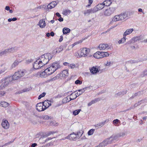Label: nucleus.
Returning a JSON list of instances; mask_svg holds the SVG:
<instances>
[{"label":"nucleus","mask_w":147,"mask_h":147,"mask_svg":"<svg viewBox=\"0 0 147 147\" xmlns=\"http://www.w3.org/2000/svg\"><path fill=\"white\" fill-rule=\"evenodd\" d=\"M98 48L100 50H104L105 49L111 50V49L109 47H98Z\"/></svg>","instance_id":"obj_32"},{"label":"nucleus","mask_w":147,"mask_h":147,"mask_svg":"<svg viewBox=\"0 0 147 147\" xmlns=\"http://www.w3.org/2000/svg\"><path fill=\"white\" fill-rule=\"evenodd\" d=\"M60 66L58 63H53L52 65L46 69L50 75L53 73L57 69L60 67Z\"/></svg>","instance_id":"obj_3"},{"label":"nucleus","mask_w":147,"mask_h":147,"mask_svg":"<svg viewBox=\"0 0 147 147\" xmlns=\"http://www.w3.org/2000/svg\"><path fill=\"white\" fill-rule=\"evenodd\" d=\"M134 30L133 28L127 29L124 32L123 34V35H124V36H126L127 35H129L132 33V32Z\"/></svg>","instance_id":"obj_22"},{"label":"nucleus","mask_w":147,"mask_h":147,"mask_svg":"<svg viewBox=\"0 0 147 147\" xmlns=\"http://www.w3.org/2000/svg\"><path fill=\"white\" fill-rule=\"evenodd\" d=\"M113 124L116 126H118L119 125L118 123H120V121L118 119L114 120L113 121Z\"/></svg>","instance_id":"obj_37"},{"label":"nucleus","mask_w":147,"mask_h":147,"mask_svg":"<svg viewBox=\"0 0 147 147\" xmlns=\"http://www.w3.org/2000/svg\"><path fill=\"white\" fill-rule=\"evenodd\" d=\"M95 12L94 9L93 8L84 11V14L85 16L89 15L90 13H93Z\"/></svg>","instance_id":"obj_18"},{"label":"nucleus","mask_w":147,"mask_h":147,"mask_svg":"<svg viewBox=\"0 0 147 147\" xmlns=\"http://www.w3.org/2000/svg\"><path fill=\"white\" fill-rule=\"evenodd\" d=\"M59 1H53L50 3V5H52L54 8L59 3Z\"/></svg>","instance_id":"obj_39"},{"label":"nucleus","mask_w":147,"mask_h":147,"mask_svg":"<svg viewBox=\"0 0 147 147\" xmlns=\"http://www.w3.org/2000/svg\"><path fill=\"white\" fill-rule=\"evenodd\" d=\"M69 98V96H68L66 97L63 98L62 101L63 103H66L67 102H69V101L68 98Z\"/></svg>","instance_id":"obj_36"},{"label":"nucleus","mask_w":147,"mask_h":147,"mask_svg":"<svg viewBox=\"0 0 147 147\" xmlns=\"http://www.w3.org/2000/svg\"><path fill=\"white\" fill-rule=\"evenodd\" d=\"M36 109L39 111H44V107L42 103H39L36 105Z\"/></svg>","instance_id":"obj_17"},{"label":"nucleus","mask_w":147,"mask_h":147,"mask_svg":"<svg viewBox=\"0 0 147 147\" xmlns=\"http://www.w3.org/2000/svg\"><path fill=\"white\" fill-rule=\"evenodd\" d=\"M141 36H138L132 38L130 40L128 41L127 43L129 44L134 43L138 41L142 40V38Z\"/></svg>","instance_id":"obj_10"},{"label":"nucleus","mask_w":147,"mask_h":147,"mask_svg":"<svg viewBox=\"0 0 147 147\" xmlns=\"http://www.w3.org/2000/svg\"><path fill=\"white\" fill-rule=\"evenodd\" d=\"M62 76L63 77L68 76V71L67 70H65L63 71L62 73Z\"/></svg>","instance_id":"obj_30"},{"label":"nucleus","mask_w":147,"mask_h":147,"mask_svg":"<svg viewBox=\"0 0 147 147\" xmlns=\"http://www.w3.org/2000/svg\"><path fill=\"white\" fill-rule=\"evenodd\" d=\"M82 83V82L79 80H77L75 82V83L76 84H81Z\"/></svg>","instance_id":"obj_55"},{"label":"nucleus","mask_w":147,"mask_h":147,"mask_svg":"<svg viewBox=\"0 0 147 147\" xmlns=\"http://www.w3.org/2000/svg\"><path fill=\"white\" fill-rule=\"evenodd\" d=\"M100 100V98H97L94 99L93 100H92V102L93 104L99 101Z\"/></svg>","instance_id":"obj_45"},{"label":"nucleus","mask_w":147,"mask_h":147,"mask_svg":"<svg viewBox=\"0 0 147 147\" xmlns=\"http://www.w3.org/2000/svg\"><path fill=\"white\" fill-rule=\"evenodd\" d=\"M19 62L17 60L15 61L11 66V69H13L15 68L16 66L18 65Z\"/></svg>","instance_id":"obj_34"},{"label":"nucleus","mask_w":147,"mask_h":147,"mask_svg":"<svg viewBox=\"0 0 147 147\" xmlns=\"http://www.w3.org/2000/svg\"><path fill=\"white\" fill-rule=\"evenodd\" d=\"M108 122L107 120H106L105 121L102 122L98 124H96L95 126L96 127L99 128L102 127L105 124L106 122Z\"/></svg>","instance_id":"obj_25"},{"label":"nucleus","mask_w":147,"mask_h":147,"mask_svg":"<svg viewBox=\"0 0 147 147\" xmlns=\"http://www.w3.org/2000/svg\"><path fill=\"white\" fill-rule=\"evenodd\" d=\"M81 136V135H80L79 136L78 133L76 134H75L74 133H73L69 135V137L70 139L76 140L77 139L80 137Z\"/></svg>","instance_id":"obj_14"},{"label":"nucleus","mask_w":147,"mask_h":147,"mask_svg":"<svg viewBox=\"0 0 147 147\" xmlns=\"http://www.w3.org/2000/svg\"><path fill=\"white\" fill-rule=\"evenodd\" d=\"M70 12L71 11L69 10H66L63 11V14L64 15L66 16L67 14L68 13H70Z\"/></svg>","instance_id":"obj_44"},{"label":"nucleus","mask_w":147,"mask_h":147,"mask_svg":"<svg viewBox=\"0 0 147 147\" xmlns=\"http://www.w3.org/2000/svg\"><path fill=\"white\" fill-rule=\"evenodd\" d=\"M111 65V62H109L108 61H107L106 63L105 64V66H110Z\"/></svg>","instance_id":"obj_53"},{"label":"nucleus","mask_w":147,"mask_h":147,"mask_svg":"<svg viewBox=\"0 0 147 147\" xmlns=\"http://www.w3.org/2000/svg\"><path fill=\"white\" fill-rule=\"evenodd\" d=\"M47 69H45L44 71L41 72H39L37 74V76L39 75L40 77L42 78H46L48 76L50 75L49 74Z\"/></svg>","instance_id":"obj_13"},{"label":"nucleus","mask_w":147,"mask_h":147,"mask_svg":"<svg viewBox=\"0 0 147 147\" xmlns=\"http://www.w3.org/2000/svg\"><path fill=\"white\" fill-rule=\"evenodd\" d=\"M119 21H120V20L118 15L115 16L113 18L112 20L113 22H117Z\"/></svg>","instance_id":"obj_33"},{"label":"nucleus","mask_w":147,"mask_h":147,"mask_svg":"<svg viewBox=\"0 0 147 147\" xmlns=\"http://www.w3.org/2000/svg\"><path fill=\"white\" fill-rule=\"evenodd\" d=\"M87 87H86L81 89L78 90V92H80L82 94V93L84 92L85 90L87 89Z\"/></svg>","instance_id":"obj_50"},{"label":"nucleus","mask_w":147,"mask_h":147,"mask_svg":"<svg viewBox=\"0 0 147 147\" xmlns=\"http://www.w3.org/2000/svg\"><path fill=\"white\" fill-rule=\"evenodd\" d=\"M11 79V76L3 78L0 82L1 85L0 86V90L3 89V88L6 87L9 83L12 81Z\"/></svg>","instance_id":"obj_4"},{"label":"nucleus","mask_w":147,"mask_h":147,"mask_svg":"<svg viewBox=\"0 0 147 147\" xmlns=\"http://www.w3.org/2000/svg\"><path fill=\"white\" fill-rule=\"evenodd\" d=\"M142 43H147V38L145 39L144 40L141 41Z\"/></svg>","instance_id":"obj_63"},{"label":"nucleus","mask_w":147,"mask_h":147,"mask_svg":"<svg viewBox=\"0 0 147 147\" xmlns=\"http://www.w3.org/2000/svg\"><path fill=\"white\" fill-rule=\"evenodd\" d=\"M49 122V123H48V124L50 125H55L57 123H56L55 121H52L51 120Z\"/></svg>","instance_id":"obj_40"},{"label":"nucleus","mask_w":147,"mask_h":147,"mask_svg":"<svg viewBox=\"0 0 147 147\" xmlns=\"http://www.w3.org/2000/svg\"><path fill=\"white\" fill-rule=\"evenodd\" d=\"M117 6H111L109 8L106 9L104 11V15L107 16H110L117 9Z\"/></svg>","instance_id":"obj_6"},{"label":"nucleus","mask_w":147,"mask_h":147,"mask_svg":"<svg viewBox=\"0 0 147 147\" xmlns=\"http://www.w3.org/2000/svg\"><path fill=\"white\" fill-rule=\"evenodd\" d=\"M55 132L54 131H49L47 134L45 135H43L42 137H40V139H43L44 137H48V136L51 135L53 134H54L55 133Z\"/></svg>","instance_id":"obj_23"},{"label":"nucleus","mask_w":147,"mask_h":147,"mask_svg":"<svg viewBox=\"0 0 147 147\" xmlns=\"http://www.w3.org/2000/svg\"><path fill=\"white\" fill-rule=\"evenodd\" d=\"M6 51H3L1 52H0V56H2L3 55H6Z\"/></svg>","instance_id":"obj_57"},{"label":"nucleus","mask_w":147,"mask_h":147,"mask_svg":"<svg viewBox=\"0 0 147 147\" xmlns=\"http://www.w3.org/2000/svg\"><path fill=\"white\" fill-rule=\"evenodd\" d=\"M42 103L44 107V109L45 110L48 108L51 105V101L48 100L42 102Z\"/></svg>","instance_id":"obj_21"},{"label":"nucleus","mask_w":147,"mask_h":147,"mask_svg":"<svg viewBox=\"0 0 147 147\" xmlns=\"http://www.w3.org/2000/svg\"><path fill=\"white\" fill-rule=\"evenodd\" d=\"M111 141L109 138L105 139L102 142L95 147H104L107 145L108 144H111Z\"/></svg>","instance_id":"obj_8"},{"label":"nucleus","mask_w":147,"mask_h":147,"mask_svg":"<svg viewBox=\"0 0 147 147\" xmlns=\"http://www.w3.org/2000/svg\"><path fill=\"white\" fill-rule=\"evenodd\" d=\"M87 87H86L81 89L78 90V92H80L82 94V93L84 92L85 90L87 89Z\"/></svg>","instance_id":"obj_49"},{"label":"nucleus","mask_w":147,"mask_h":147,"mask_svg":"<svg viewBox=\"0 0 147 147\" xmlns=\"http://www.w3.org/2000/svg\"><path fill=\"white\" fill-rule=\"evenodd\" d=\"M3 66V68L1 70H0V74H1L4 73L5 71H6L7 69V66L5 64H3L1 65V67Z\"/></svg>","instance_id":"obj_27"},{"label":"nucleus","mask_w":147,"mask_h":147,"mask_svg":"<svg viewBox=\"0 0 147 147\" xmlns=\"http://www.w3.org/2000/svg\"><path fill=\"white\" fill-rule=\"evenodd\" d=\"M119 138L118 134L114 135H112L109 138L111 143H113L115 141H117Z\"/></svg>","instance_id":"obj_16"},{"label":"nucleus","mask_w":147,"mask_h":147,"mask_svg":"<svg viewBox=\"0 0 147 147\" xmlns=\"http://www.w3.org/2000/svg\"><path fill=\"white\" fill-rule=\"evenodd\" d=\"M90 49L87 47H84L81 49V52L83 57H85L89 55Z\"/></svg>","instance_id":"obj_9"},{"label":"nucleus","mask_w":147,"mask_h":147,"mask_svg":"<svg viewBox=\"0 0 147 147\" xmlns=\"http://www.w3.org/2000/svg\"><path fill=\"white\" fill-rule=\"evenodd\" d=\"M109 55V54L107 52L98 51L94 54L93 56L96 59H100L108 57Z\"/></svg>","instance_id":"obj_5"},{"label":"nucleus","mask_w":147,"mask_h":147,"mask_svg":"<svg viewBox=\"0 0 147 147\" xmlns=\"http://www.w3.org/2000/svg\"><path fill=\"white\" fill-rule=\"evenodd\" d=\"M95 131L94 129H91L88 132V135H91L93 134Z\"/></svg>","instance_id":"obj_41"},{"label":"nucleus","mask_w":147,"mask_h":147,"mask_svg":"<svg viewBox=\"0 0 147 147\" xmlns=\"http://www.w3.org/2000/svg\"><path fill=\"white\" fill-rule=\"evenodd\" d=\"M127 92V91L125 90L124 91H123V92H118L117 94L119 95H123L125 94Z\"/></svg>","instance_id":"obj_47"},{"label":"nucleus","mask_w":147,"mask_h":147,"mask_svg":"<svg viewBox=\"0 0 147 147\" xmlns=\"http://www.w3.org/2000/svg\"><path fill=\"white\" fill-rule=\"evenodd\" d=\"M120 21H125L127 19V18L130 16L129 12L128 11H124L118 15Z\"/></svg>","instance_id":"obj_7"},{"label":"nucleus","mask_w":147,"mask_h":147,"mask_svg":"<svg viewBox=\"0 0 147 147\" xmlns=\"http://www.w3.org/2000/svg\"><path fill=\"white\" fill-rule=\"evenodd\" d=\"M57 79V77L55 76L54 77L51 78L49 80V81L52 82L55 80H56Z\"/></svg>","instance_id":"obj_52"},{"label":"nucleus","mask_w":147,"mask_h":147,"mask_svg":"<svg viewBox=\"0 0 147 147\" xmlns=\"http://www.w3.org/2000/svg\"><path fill=\"white\" fill-rule=\"evenodd\" d=\"M74 56L77 58H79L82 57H83L81 53L80 54L78 52H76L74 53Z\"/></svg>","instance_id":"obj_38"},{"label":"nucleus","mask_w":147,"mask_h":147,"mask_svg":"<svg viewBox=\"0 0 147 147\" xmlns=\"http://www.w3.org/2000/svg\"><path fill=\"white\" fill-rule=\"evenodd\" d=\"M65 47H57L53 52V54L59 53L63 50Z\"/></svg>","instance_id":"obj_19"},{"label":"nucleus","mask_w":147,"mask_h":147,"mask_svg":"<svg viewBox=\"0 0 147 147\" xmlns=\"http://www.w3.org/2000/svg\"><path fill=\"white\" fill-rule=\"evenodd\" d=\"M126 36L123 35V37L121 39L123 43L125 41Z\"/></svg>","instance_id":"obj_56"},{"label":"nucleus","mask_w":147,"mask_h":147,"mask_svg":"<svg viewBox=\"0 0 147 147\" xmlns=\"http://www.w3.org/2000/svg\"><path fill=\"white\" fill-rule=\"evenodd\" d=\"M52 139V138H48L46 139L45 140V141L43 142L44 143L45 142H48L49 140H50Z\"/></svg>","instance_id":"obj_61"},{"label":"nucleus","mask_w":147,"mask_h":147,"mask_svg":"<svg viewBox=\"0 0 147 147\" xmlns=\"http://www.w3.org/2000/svg\"><path fill=\"white\" fill-rule=\"evenodd\" d=\"M40 118L42 119L45 120H48L49 119H51V117H49L48 115H43L41 116L40 117Z\"/></svg>","instance_id":"obj_29"},{"label":"nucleus","mask_w":147,"mask_h":147,"mask_svg":"<svg viewBox=\"0 0 147 147\" xmlns=\"http://www.w3.org/2000/svg\"><path fill=\"white\" fill-rule=\"evenodd\" d=\"M29 73L25 69L20 70L15 72L14 74L11 77V80H16L20 78L24 75H27Z\"/></svg>","instance_id":"obj_1"},{"label":"nucleus","mask_w":147,"mask_h":147,"mask_svg":"<svg viewBox=\"0 0 147 147\" xmlns=\"http://www.w3.org/2000/svg\"><path fill=\"white\" fill-rule=\"evenodd\" d=\"M47 7L48 9H51L53 8H54L53 7L52 5H50V3L49 4V5H47Z\"/></svg>","instance_id":"obj_58"},{"label":"nucleus","mask_w":147,"mask_h":147,"mask_svg":"<svg viewBox=\"0 0 147 147\" xmlns=\"http://www.w3.org/2000/svg\"><path fill=\"white\" fill-rule=\"evenodd\" d=\"M69 67H70L71 69H73L75 67L76 65L75 64H69Z\"/></svg>","instance_id":"obj_51"},{"label":"nucleus","mask_w":147,"mask_h":147,"mask_svg":"<svg viewBox=\"0 0 147 147\" xmlns=\"http://www.w3.org/2000/svg\"><path fill=\"white\" fill-rule=\"evenodd\" d=\"M53 57L52 55L50 53L45 54L40 57L39 60L43 66L47 64Z\"/></svg>","instance_id":"obj_2"},{"label":"nucleus","mask_w":147,"mask_h":147,"mask_svg":"<svg viewBox=\"0 0 147 147\" xmlns=\"http://www.w3.org/2000/svg\"><path fill=\"white\" fill-rule=\"evenodd\" d=\"M14 49L13 47H11L10 48L8 49L5 50L4 51H6L5 55L9 53L12 52L14 51Z\"/></svg>","instance_id":"obj_35"},{"label":"nucleus","mask_w":147,"mask_h":147,"mask_svg":"<svg viewBox=\"0 0 147 147\" xmlns=\"http://www.w3.org/2000/svg\"><path fill=\"white\" fill-rule=\"evenodd\" d=\"M144 100H141L139 101L138 103H136L135 105V107H137L138 105H140V104H141L142 103H144Z\"/></svg>","instance_id":"obj_48"},{"label":"nucleus","mask_w":147,"mask_h":147,"mask_svg":"<svg viewBox=\"0 0 147 147\" xmlns=\"http://www.w3.org/2000/svg\"><path fill=\"white\" fill-rule=\"evenodd\" d=\"M0 105L3 107H6L9 105V104L6 102L2 101L1 102Z\"/></svg>","instance_id":"obj_31"},{"label":"nucleus","mask_w":147,"mask_h":147,"mask_svg":"<svg viewBox=\"0 0 147 147\" xmlns=\"http://www.w3.org/2000/svg\"><path fill=\"white\" fill-rule=\"evenodd\" d=\"M105 7L103 3H102L98 4L96 6L93 8L95 12L97 11L102 9Z\"/></svg>","instance_id":"obj_15"},{"label":"nucleus","mask_w":147,"mask_h":147,"mask_svg":"<svg viewBox=\"0 0 147 147\" xmlns=\"http://www.w3.org/2000/svg\"><path fill=\"white\" fill-rule=\"evenodd\" d=\"M103 3L104 6H109L112 3L111 0H106Z\"/></svg>","instance_id":"obj_24"},{"label":"nucleus","mask_w":147,"mask_h":147,"mask_svg":"<svg viewBox=\"0 0 147 147\" xmlns=\"http://www.w3.org/2000/svg\"><path fill=\"white\" fill-rule=\"evenodd\" d=\"M81 42V41H79L78 42H76L72 44L71 45L72 46H75V45H77V44L80 43Z\"/></svg>","instance_id":"obj_62"},{"label":"nucleus","mask_w":147,"mask_h":147,"mask_svg":"<svg viewBox=\"0 0 147 147\" xmlns=\"http://www.w3.org/2000/svg\"><path fill=\"white\" fill-rule=\"evenodd\" d=\"M46 93L45 92L42 93V94H40L38 98V99H40L42 97L46 95Z\"/></svg>","instance_id":"obj_46"},{"label":"nucleus","mask_w":147,"mask_h":147,"mask_svg":"<svg viewBox=\"0 0 147 147\" xmlns=\"http://www.w3.org/2000/svg\"><path fill=\"white\" fill-rule=\"evenodd\" d=\"M141 94V92H138L137 93H136L135 94L134 96H132V97H134V96H140Z\"/></svg>","instance_id":"obj_60"},{"label":"nucleus","mask_w":147,"mask_h":147,"mask_svg":"<svg viewBox=\"0 0 147 147\" xmlns=\"http://www.w3.org/2000/svg\"><path fill=\"white\" fill-rule=\"evenodd\" d=\"M119 137H123L125 135V132H121L118 134Z\"/></svg>","instance_id":"obj_43"},{"label":"nucleus","mask_w":147,"mask_h":147,"mask_svg":"<svg viewBox=\"0 0 147 147\" xmlns=\"http://www.w3.org/2000/svg\"><path fill=\"white\" fill-rule=\"evenodd\" d=\"M37 144L36 143L32 144L31 145V147H35L37 146Z\"/></svg>","instance_id":"obj_64"},{"label":"nucleus","mask_w":147,"mask_h":147,"mask_svg":"<svg viewBox=\"0 0 147 147\" xmlns=\"http://www.w3.org/2000/svg\"><path fill=\"white\" fill-rule=\"evenodd\" d=\"M77 91H78V90H77ZM77 93L75 94H74V95L75 96H77V97L80 95L82 94V93H81L80 92H78L77 91L76 92Z\"/></svg>","instance_id":"obj_54"},{"label":"nucleus","mask_w":147,"mask_h":147,"mask_svg":"<svg viewBox=\"0 0 147 147\" xmlns=\"http://www.w3.org/2000/svg\"><path fill=\"white\" fill-rule=\"evenodd\" d=\"M80 111L81 109L76 110L73 111V114L74 115H76L78 114Z\"/></svg>","instance_id":"obj_42"},{"label":"nucleus","mask_w":147,"mask_h":147,"mask_svg":"<svg viewBox=\"0 0 147 147\" xmlns=\"http://www.w3.org/2000/svg\"><path fill=\"white\" fill-rule=\"evenodd\" d=\"M5 93V92L4 91L0 92V97L4 96Z\"/></svg>","instance_id":"obj_59"},{"label":"nucleus","mask_w":147,"mask_h":147,"mask_svg":"<svg viewBox=\"0 0 147 147\" xmlns=\"http://www.w3.org/2000/svg\"><path fill=\"white\" fill-rule=\"evenodd\" d=\"M38 26H39L40 28H43L46 26V23L45 19L40 20L38 24Z\"/></svg>","instance_id":"obj_20"},{"label":"nucleus","mask_w":147,"mask_h":147,"mask_svg":"<svg viewBox=\"0 0 147 147\" xmlns=\"http://www.w3.org/2000/svg\"><path fill=\"white\" fill-rule=\"evenodd\" d=\"M90 71L93 74H96L99 72L98 69L96 67H93L91 69H90Z\"/></svg>","instance_id":"obj_26"},{"label":"nucleus","mask_w":147,"mask_h":147,"mask_svg":"<svg viewBox=\"0 0 147 147\" xmlns=\"http://www.w3.org/2000/svg\"><path fill=\"white\" fill-rule=\"evenodd\" d=\"M1 126L5 129H8L9 127V124L8 121L5 119H3L2 121Z\"/></svg>","instance_id":"obj_12"},{"label":"nucleus","mask_w":147,"mask_h":147,"mask_svg":"<svg viewBox=\"0 0 147 147\" xmlns=\"http://www.w3.org/2000/svg\"><path fill=\"white\" fill-rule=\"evenodd\" d=\"M70 31V30L69 28L66 27L63 28V32L64 34H66L69 33Z\"/></svg>","instance_id":"obj_28"},{"label":"nucleus","mask_w":147,"mask_h":147,"mask_svg":"<svg viewBox=\"0 0 147 147\" xmlns=\"http://www.w3.org/2000/svg\"><path fill=\"white\" fill-rule=\"evenodd\" d=\"M33 67L35 69H38L43 66L38 59L34 62L33 64Z\"/></svg>","instance_id":"obj_11"}]
</instances>
